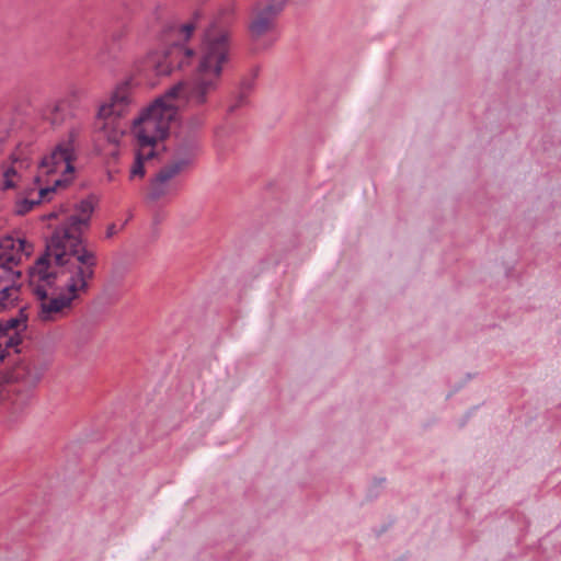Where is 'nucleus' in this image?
Segmentation results:
<instances>
[{"label": "nucleus", "instance_id": "nucleus-1", "mask_svg": "<svg viewBox=\"0 0 561 561\" xmlns=\"http://www.w3.org/2000/svg\"><path fill=\"white\" fill-rule=\"evenodd\" d=\"M230 60V34L228 31H216L211 24L204 33L201 44L197 72L202 75L214 73L221 77L224 65Z\"/></svg>", "mask_w": 561, "mask_h": 561}, {"label": "nucleus", "instance_id": "nucleus-2", "mask_svg": "<svg viewBox=\"0 0 561 561\" xmlns=\"http://www.w3.org/2000/svg\"><path fill=\"white\" fill-rule=\"evenodd\" d=\"M180 98L186 100V82L184 81L173 84L162 95L156 98L149 105L144 107L139 116L134 119V126L152 124L154 129L161 131V138L165 139L169 136V127L162 126V123L172 119L176 114L178 106L172 101Z\"/></svg>", "mask_w": 561, "mask_h": 561}, {"label": "nucleus", "instance_id": "nucleus-3", "mask_svg": "<svg viewBox=\"0 0 561 561\" xmlns=\"http://www.w3.org/2000/svg\"><path fill=\"white\" fill-rule=\"evenodd\" d=\"M201 149V137L179 131L174 147V160L162 167L151 183H165L193 164Z\"/></svg>", "mask_w": 561, "mask_h": 561}, {"label": "nucleus", "instance_id": "nucleus-4", "mask_svg": "<svg viewBox=\"0 0 561 561\" xmlns=\"http://www.w3.org/2000/svg\"><path fill=\"white\" fill-rule=\"evenodd\" d=\"M220 79L214 73L197 72L195 78L186 82V102L192 106L205 105L209 95L219 88Z\"/></svg>", "mask_w": 561, "mask_h": 561}, {"label": "nucleus", "instance_id": "nucleus-5", "mask_svg": "<svg viewBox=\"0 0 561 561\" xmlns=\"http://www.w3.org/2000/svg\"><path fill=\"white\" fill-rule=\"evenodd\" d=\"M131 103V80L127 79L116 85L111 94L110 103L99 107L96 117L107 119L112 116L122 117L125 115Z\"/></svg>", "mask_w": 561, "mask_h": 561}, {"label": "nucleus", "instance_id": "nucleus-6", "mask_svg": "<svg viewBox=\"0 0 561 561\" xmlns=\"http://www.w3.org/2000/svg\"><path fill=\"white\" fill-rule=\"evenodd\" d=\"M82 230L69 231L67 228H55L50 236V245L54 249H62L65 247H75L81 249L85 247Z\"/></svg>", "mask_w": 561, "mask_h": 561}, {"label": "nucleus", "instance_id": "nucleus-7", "mask_svg": "<svg viewBox=\"0 0 561 561\" xmlns=\"http://www.w3.org/2000/svg\"><path fill=\"white\" fill-rule=\"evenodd\" d=\"M260 66H254L249 76H245L241 79L240 85H239V93L236 98L234 103H232L228 107V114H233L238 108L247 105L249 103L248 95L253 91L255 88V80L259 77L260 73Z\"/></svg>", "mask_w": 561, "mask_h": 561}, {"label": "nucleus", "instance_id": "nucleus-8", "mask_svg": "<svg viewBox=\"0 0 561 561\" xmlns=\"http://www.w3.org/2000/svg\"><path fill=\"white\" fill-rule=\"evenodd\" d=\"M71 306V298L67 295L60 294L57 297H53L48 302H41L39 318L43 321L53 320V314L60 312L65 308Z\"/></svg>", "mask_w": 561, "mask_h": 561}, {"label": "nucleus", "instance_id": "nucleus-9", "mask_svg": "<svg viewBox=\"0 0 561 561\" xmlns=\"http://www.w3.org/2000/svg\"><path fill=\"white\" fill-rule=\"evenodd\" d=\"M195 55L193 48L185 47L181 43H173L170 49L167 51V58H169V65L171 68H182L188 60Z\"/></svg>", "mask_w": 561, "mask_h": 561}, {"label": "nucleus", "instance_id": "nucleus-10", "mask_svg": "<svg viewBox=\"0 0 561 561\" xmlns=\"http://www.w3.org/2000/svg\"><path fill=\"white\" fill-rule=\"evenodd\" d=\"M66 152L71 153L72 150L64 147V145H56L49 154H46L39 161L38 167L47 169L48 175L57 172V167L66 160Z\"/></svg>", "mask_w": 561, "mask_h": 561}, {"label": "nucleus", "instance_id": "nucleus-11", "mask_svg": "<svg viewBox=\"0 0 561 561\" xmlns=\"http://www.w3.org/2000/svg\"><path fill=\"white\" fill-rule=\"evenodd\" d=\"M274 19L260 12L251 21L249 25V31L253 39H257L267 33L273 27Z\"/></svg>", "mask_w": 561, "mask_h": 561}, {"label": "nucleus", "instance_id": "nucleus-12", "mask_svg": "<svg viewBox=\"0 0 561 561\" xmlns=\"http://www.w3.org/2000/svg\"><path fill=\"white\" fill-rule=\"evenodd\" d=\"M69 254L71 257H75L76 263L81 266L95 267L98 265L96 254L87 247H81V249L69 247Z\"/></svg>", "mask_w": 561, "mask_h": 561}, {"label": "nucleus", "instance_id": "nucleus-13", "mask_svg": "<svg viewBox=\"0 0 561 561\" xmlns=\"http://www.w3.org/2000/svg\"><path fill=\"white\" fill-rule=\"evenodd\" d=\"M68 113V105L65 102H58L47 110L45 118L53 127H57L64 124Z\"/></svg>", "mask_w": 561, "mask_h": 561}, {"label": "nucleus", "instance_id": "nucleus-14", "mask_svg": "<svg viewBox=\"0 0 561 561\" xmlns=\"http://www.w3.org/2000/svg\"><path fill=\"white\" fill-rule=\"evenodd\" d=\"M54 247L50 245V237L46 240L45 251L36 259L34 266L28 268V276L32 278L35 276L38 270H48L51 265V251Z\"/></svg>", "mask_w": 561, "mask_h": 561}, {"label": "nucleus", "instance_id": "nucleus-15", "mask_svg": "<svg viewBox=\"0 0 561 561\" xmlns=\"http://www.w3.org/2000/svg\"><path fill=\"white\" fill-rule=\"evenodd\" d=\"M203 16H204V13L202 10H195L193 12L192 19L188 22L182 24L179 28H176L175 26L169 25L168 30L179 32L180 34L183 35L184 41L186 42L192 37L194 31L197 27V22Z\"/></svg>", "mask_w": 561, "mask_h": 561}, {"label": "nucleus", "instance_id": "nucleus-16", "mask_svg": "<svg viewBox=\"0 0 561 561\" xmlns=\"http://www.w3.org/2000/svg\"><path fill=\"white\" fill-rule=\"evenodd\" d=\"M298 245L297 237H293L285 248L280 247V242L276 241L273 245V253L268 257V261L273 265H278L288 252L296 249Z\"/></svg>", "mask_w": 561, "mask_h": 561}, {"label": "nucleus", "instance_id": "nucleus-17", "mask_svg": "<svg viewBox=\"0 0 561 561\" xmlns=\"http://www.w3.org/2000/svg\"><path fill=\"white\" fill-rule=\"evenodd\" d=\"M204 125V114H194L186 119L185 124L182 126L180 131L185 134H193L194 136L201 137V129L203 128Z\"/></svg>", "mask_w": 561, "mask_h": 561}, {"label": "nucleus", "instance_id": "nucleus-18", "mask_svg": "<svg viewBox=\"0 0 561 561\" xmlns=\"http://www.w3.org/2000/svg\"><path fill=\"white\" fill-rule=\"evenodd\" d=\"M98 202L99 198L96 195L89 194L85 198L75 205V210L79 213L78 215L92 216Z\"/></svg>", "mask_w": 561, "mask_h": 561}, {"label": "nucleus", "instance_id": "nucleus-19", "mask_svg": "<svg viewBox=\"0 0 561 561\" xmlns=\"http://www.w3.org/2000/svg\"><path fill=\"white\" fill-rule=\"evenodd\" d=\"M22 263V256L20 253L15 252H2L0 253V268L7 273L12 270V266L20 265Z\"/></svg>", "mask_w": 561, "mask_h": 561}, {"label": "nucleus", "instance_id": "nucleus-20", "mask_svg": "<svg viewBox=\"0 0 561 561\" xmlns=\"http://www.w3.org/2000/svg\"><path fill=\"white\" fill-rule=\"evenodd\" d=\"M20 296L10 293L9 288L5 287V285L0 287V302L5 306V312L18 307L20 305Z\"/></svg>", "mask_w": 561, "mask_h": 561}, {"label": "nucleus", "instance_id": "nucleus-21", "mask_svg": "<svg viewBox=\"0 0 561 561\" xmlns=\"http://www.w3.org/2000/svg\"><path fill=\"white\" fill-rule=\"evenodd\" d=\"M288 0H267L266 5L260 12L276 19L285 9Z\"/></svg>", "mask_w": 561, "mask_h": 561}, {"label": "nucleus", "instance_id": "nucleus-22", "mask_svg": "<svg viewBox=\"0 0 561 561\" xmlns=\"http://www.w3.org/2000/svg\"><path fill=\"white\" fill-rule=\"evenodd\" d=\"M19 377H22L25 382L30 386H35L42 378L43 374L36 367L30 365L24 366L21 373H18Z\"/></svg>", "mask_w": 561, "mask_h": 561}, {"label": "nucleus", "instance_id": "nucleus-23", "mask_svg": "<svg viewBox=\"0 0 561 561\" xmlns=\"http://www.w3.org/2000/svg\"><path fill=\"white\" fill-rule=\"evenodd\" d=\"M156 130L158 131V129H156ZM159 134H160V136L156 137V136L149 135L145 128H139L136 131V138H137L139 147L140 148L154 147L159 139L163 140L161 138L160 130H159Z\"/></svg>", "mask_w": 561, "mask_h": 561}, {"label": "nucleus", "instance_id": "nucleus-24", "mask_svg": "<svg viewBox=\"0 0 561 561\" xmlns=\"http://www.w3.org/2000/svg\"><path fill=\"white\" fill-rule=\"evenodd\" d=\"M56 252H55V255H54V261H55V264L59 267H66L67 271L69 272V267L71 266V263H73L71 260H70V254H69V247H65L62 249H54Z\"/></svg>", "mask_w": 561, "mask_h": 561}, {"label": "nucleus", "instance_id": "nucleus-25", "mask_svg": "<svg viewBox=\"0 0 561 561\" xmlns=\"http://www.w3.org/2000/svg\"><path fill=\"white\" fill-rule=\"evenodd\" d=\"M12 129L10 113H0V146L8 139Z\"/></svg>", "mask_w": 561, "mask_h": 561}, {"label": "nucleus", "instance_id": "nucleus-26", "mask_svg": "<svg viewBox=\"0 0 561 561\" xmlns=\"http://www.w3.org/2000/svg\"><path fill=\"white\" fill-rule=\"evenodd\" d=\"M41 204V199H28L22 198L16 202L14 214L18 216H25L28 214L35 206Z\"/></svg>", "mask_w": 561, "mask_h": 561}, {"label": "nucleus", "instance_id": "nucleus-27", "mask_svg": "<svg viewBox=\"0 0 561 561\" xmlns=\"http://www.w3.org/2000/svg\"><path fill=\"white\" fill-rule=\"evenodd\" d=\"M80 135V128L77 126L70 127V129L67 133V136L62 138L58 145H64V147L71 149L72 152H76V141Z\"/></svg>", "mask_w": 561, "mask_h": 561}, {"label": "nucleus", "instance_id": "nucleus-28", "mask_svg": "<svg viewBox=\"0 0 561 561\" xmlns=\"http://www.w3.org/2000/svg\"><path fill=\"white\" fill-rule=\"evenodd\" d=\"M144 159H142V152L140 150L136 151L135 153V160L134 164L130 169V179L135 176L144 178L146 174V168H145Z\"/></svg>", "mask_w": 561, "mask_h": 561}, {"label": "nucleus", "instance_id": "nucleus-29", "mask_svg": "<svg viewBox=\"0 0 561 561\" xmlns=\"http://www.w3.org/2000/svg\"><path fill=\"white\" fill-rule=\"evenodd\" d=\"M7 337L8 340L5 341L3 348H5L8 352L10 348H13L15 353H20L19 346L23 343V333L18 330L12 335H8Z\"/></svg>", "mask_w": 561, "mask_h": 561}, {"label": "nucleus", "instance_id": "nucleus-30", "mask_svg": "<svg viewBox=\"0 0 561 561\" xmlns=\"http://www.w3.org/2000/svg\"><path fill=\"white\" fill-rule=\"evenodd\" d=\"M56 228H67L69 231H81L82 229H80V215H70L62 224Z\"/></svg>", "mask_w": 561, "mask_h": 561}, {"label": "nucleus", "instance_id": "nucleus-31", "mask_svg": "<svg viewBox=\"0 0 561 561\" xmlns=\"http://www.w3.org/2000/svg\"><path fill=\"white\" fill-rule=\"evenodd\" d=\"M35 275L38 276L41 282H44L47 284V286L53 287L55 284V280L58 277V273L55 271H48L45 268H41L35 273Z\"/></svg>", "mask_w": 561, "mask_h": 561}, {"label": "nucleus", "instance_id": "nucleus-32", "mask_svg": "<svg viewBox=\"0 0 561 561\" xmlns=\"http://www.w3.org/2000/svg\"><path fill=\"white\" fill-rule=\"evenodd\" d=\"M126 34H127V26L125 23H123L122 26H119L117 30L113 31L111 34L112 47L110 49L114 50L116 45H117V49H119V43L126 36Z\"/></svg>", "mask_w": 561, "mask_h": 561}, {"label": "nucleus", "instance_id": "nucleus-33", "mask_svg": "<svg viewBox=\"0 0 561 561\" xmlns=\"http://www.w3.org/2000/svg\"><path fill=\"white\" fill-rule=\"evenodd\" d=\"M67 154L65 156L66 160L64 161L66 167H65V170L62 171V176H67L68 174H73L76 172V167H75V161L77 160V153L76 152H66Z\"/></svg>", "mask_w": 561, "mask_h": 561}, {"label": "nucleus", "instance_id": "nucleus-34", "mask_svg": "<svg viewBox=\"0 0 561 561\" xmlns=\"http://www.w3.org/2000/svg\"><path fill=\"white\" fill-rule=\"evenodd\" d=\"M16 252L20 253L21 255L23 253V254H25L26 257H28V256H31V254L33 252V244L30 243L24 238H19L18 245H16Z\"/></svg>", "mask_w": 561, "mask_h": 561}, {"label": "nucleus", "instance_id": "nucleus-35", "mask_svg": "<svg viewBox=\"0 0 561 561\" xmlns=\"http://www.w3.org/2000/svg\"><path fill=\"white\" fill-rule=\"evenodd\" d=\"M18 239H13L11 236H5L0 240V248L3 252H12L16 250Z\"/></svg>", "mask_w": 561, "mask_h": 561}, {"label": "nucleus", "instance_id": "nucleus-36", "mask_svg": "<svg viewBox=\"0 0 561 561\" xmlns=\"http://www.w3.org/2000/svg\"><path fill=\"white\" fill-rule=\"evenodd\" d=\"M69 272L72 274L70 276V278H73L77 283L82 282V279L85 280L83 266H81L77 263H71V266L69 267Z\"/></svg>", "mask_w": 561, "mask_h": 561}, {"label": "nucleus", "instance_id": "nucleus-37", "mask_svg": "<svg viewBox=\"0 0 561 561\" xmlns=\"http://www.w3.org/2000/svg\"><path fill=\"white\" fill-rule=\"evenodd\" d=\"M28 305H25L19 309L18 314L15 316L22 323V331H26L28 328V313H27Z\"/></svg>", "mask_w": 561, "mask_h": 561}, {"label": "nucleus", "instance_id": "nucleus-38", "mask_svg": "<svg viewBox=\"0 0 561 561\" xmlns=\"http://www.w3.org/2000/svg\"><path fill=\"white\" fill-rule=\"evenodd\" d=\"M66 289L69 295H67L68 298H71V302L78 298L79 287L78 283L73 278H69Z\"/></svg>", "mask_w": 561, "mask_h": 561}, {"label": "nucleus", "instance_id": "nucleus-39", "mask_svg": "<svg viewBox=\"0 0 561 561\" xmlns=\"http://www.w3.org/2000/svg\"><path fill=\"white\" fill-rule=\"evenodd\" d=\"M119 3L125 10V14L128 15L136 11L139 4V0H119Z\"/></svg>", "mask_w": 561, "mask_h": 561}, {"label": "nucleus", "instance_id": "nucleus-40", "mask_svg": "<svg viewBox=\"0 0 561 561\" xmlns=\"http://www.w3.org/2000/svg\"><path fill=\"white\" fill-rule=\"evenodd\" d=\"M5 324H7V329L9 330V332L11 330H13L14 332H16L18 330L21 331V333H24L25 331H22L21 328H22V323L21 321L16 318V317H12L8 320H4Z\"/></svg>", "mask_w": 561, "mask_h": 561}, {"label": "nucleus", "instance_id": "nucleus-41", "mask_svg": "<svg viewBox=\"0 0 561 561\" xmlns=\"http://www.w3.org/2000/svg\"><path fill=\"white\" fill-rule=\"evenodd\" d=\"M72 181L73 178L61 176L54 182L53 187H55V191L58 188H66L72 183Z\"/></svg>", "mask_w": 561, "mask_h": 561}, {"label": "nucleus", "instance_id": "nucleus-42", "mask_svg": "<svg viewBox=\"0 0 561 561\" xmlns=\"http://www.w3.org/2000/svg\"><path fill=\"white\" fill-rule=\"evenodd\" d=\"M33 294L36 296V298L38 300H41L42 302H45V300L48 299V291L47 289L42 286V285H37L34 289H33Z\"/></svg>", "mask_w": 561, "mask_h": 561}, {"label": "nucleus", "instance_id": "nucleus-43", "mask_svg": "<svg viewBox=\"0 0 561 561\" xmlns=\"http://www.w3.org/2000/svg\"><path fill=\"white\" fill-rule=\"evenodd\" d=\"M55 187H53V185L50 186H45V187H41L39 191H38V199H41V203L43 201H49V195L55 193Z\"/></svg>", "mask_w": 561, "mask_h": 561}, {"label": "nucleus", "instance_id": "nucleus-44", "mask_svg": "<svg viewBox=\"0 0 561 561\" xmlns=\"http://www.w3.org/2000/svg\"><path fill=\"white\" fill-rule=\"evenodd\" d=\"M5 287L9 288L10 293H13L14 295H19L20 296V293H21V289H22V284L16 282L15 279H11L10 282L5 283Z\"/></svg>", "mask_w": 561, "mask_h": 561}, {"label": "nucleus", "instance_id": "nucleus-45", "mask_svg": "<svg viewBox=\"0 0 561 561\" xmlns=\"http://www.w3.org/2000/svg\"><path fill=\"white\" fill-rule=\"evenodd\" d=\"M7 282H10L11 279H15L16 282L22 278L23 273L20 270H11L5 273Z\"/></svg>", "mask_w": 561, "mask_h": 561}, {"label": "nucleus", "instance_id": "nucleus-46", "mask_svg": "<svg viewBox=\"0 0 561 561\" xmlns=\"http://www.w3.org/2000/svg\"><path fill=\"white\" fill-rule=\"evenodd\" d=\"M163 194L164 191L162 188L153 187L148 196L151 201H158Z\"/></svg>", "mask_w": 561, "mask_h": 561}, {"label": "nucleus", "instance_id": "nucleus-47", "mask_svg": "<svg viewBox=\"0 0 561 561\" xmlns=\"http://www.w3.org/2000/svg\"><path fill=\"white\" fill-rule=\"evenodd\" d=\"M14 187H15V182L13 181V179L3 178V182H2V185H1V190L2 191H8V190H11V188H14Z\"/></svg>", "mask_w": 561, "mask_h": 561}, {"label": "nucleus", "instance_id": "nucleus-48", "mask_svg": "<svg viewBox=\"0 0 561 561\" xmlns=\"http://www.w3.org/2000/svg\"><path fill=\"white\" fill-rule=\"evenodd\" d=\"M157 157H158V152L154 149V147H151V149L146 154L142 153L144 162L156 159Z\"/></svg>", "mask_w": 561, "mask_h": 561}, {"label": "nucleus", "instance_id": "nucleus-49", "mask_svg": "<svg viewBox=\"0 0 561 561\" xmlns=\"http://www.w3.org/2000/svg\"><path fill=\"white\" fill-rule=\"evenodd\" d=\"M116 233H117L116 225L115 224H110L107 226V228H106V231H105V238L110 239L113 236H115Z\"/></svg>", "mask_w": 561, "mask_h": 561}, {"label": "nucleus", "instance_id": "nucleus-50", "mask_svg": "<svg viewBox=\"0 0 561 561\" xmlns=\"http://www.w3.org/2000/svg\"><path fill=\"white\" fill-rule=\"evenodd\" d=\"M18 175V171L14 167H9L4 172H3V178H10V179H13L14 176Z\"/></svg>", "mask_w": 561, "mask_h": 561}, {"label": "nucleus", "instance_id": "nucleus-51", "mask_svg": "<svg viewBox=\"0 0 561 561\" xmlns=\"http://www.w3.org/2000/svg\"><path fill=\"white\" fill-rule=\"evenodd\" d=\"M91 217L92 216L80 215V229L82 227H90V225H91Z\"/></svg>", "mask_w": 561, "mask_h": 561}, {"label": "nucleus", "instance_id": "nucleus-52", "mask_svg": "<svg viewBox=\"0 0 561 561\" xmlns=\"http://www.w3.org/2000/svg\"><path fill=\"white\" fill-rule=\"evenodd\" d=\"M94 268L95 267H85V266H83V272H84L85 280L92 279L94 277Z\"/></svg>", "mask_w": 561, "mask_h": 561}, {"label": "nucleus", "instance_id": "nucleus-53", "mask_svg": "<svg viewBox=\"0 0 561 561\" xmlns=\"http://www.w3.org/2000/svg\"><path fill=\"white\" fill-rule=\"evenodd\" d=\"M9 335V330L7 329V324L4 320H0V337H7Z\"/></svg>", "mask_w": 561, "mask_h": 561}, {"label": "nucleus", "instance_id": "nucleus-54", "mask_svg": "<svg viewBox=\"0 0 561 561\" xmlns=\"http://www.w3.org/2000/svg\"><path fill=\"white\" fill-rule=\"evenodd\" d=\"M79 291H88L89 289V283L88 280L82 279V282H78Z\"/></svg>", "mask_w": 561, "mask_h": 561}, {"label": "nucleus", "instance_id": "nucleus-55", "mask_svg": "<svg viewBox=\"0 0 561 561\" xmlns=\"http://www.w3.org/2000/svg\"><path fill=\"white\" fill-rule=\"evenodd\" d=\"M390 527V524L382 525L379 530L376 531V536L380 537L383 533H386Z\"/></svg>", "mask_w": 561, "mask_h": 561}, {"label": "nucleus", "instance_id": "nucleus-56", "mask_svg": "<svg viewBox=\"0 0 561 561\" xmlns=\"http://www.w3.org/2000/svg\"><path fill=\"white\" fill-rule=\"evenodd\" d=\"M7 283V276H5V273L2 271L0 273V287L4 286Z\"/></svg>", "mask_w": 561, "mask_h": 561}, {"label": "nucleus", "instance_id": "nucleus-57", "mask_svg": "<svg viewBox=\"0 0 561 561\" xmlns=\"http://www.w3.org/2000/svg\"><path fill=\"white\" fill-rule=\"evenodd\" d=\"M386 481L385 478H375L374 483L376 486H380Z\"/></svg>", "mask_w": 561, "mask_h": 561}, {"label": "nucleus", "instance_id": "nucleus-58", "mask_svg": "<svg viewBox=\"0 0 561 561\" xmlns=\"http://www.w3.org/2000/svg\"><path fill=\"white\" fill-rule=\"evenodd\" d=\"M409 557V552L404 553L402 557H400L399 559L394 560V561H404L405 559H408Z\"/></svg>", "mask_w": 561, "mask_h": 561}, {"label": "nucleus", "instance_id": "nucleus-59", "mask_svg": "<svg viewBox=\"0 0 561 561\" xmlns=\"http://www.w3.org/2000/svg\"><path fill=\"white\" fill-rule=\"evenodd\" d=\"M57 218V214L56 213H50L47 215V219H56Z\"/></svg>", "mask_w": 561, "mask_h": 561}, {"label": "nucleus", "instance_id": "nucleus-60", "mask_svg": "<svg viewBox=\"0 0 561 561\" xmlns=\"http://www.w3.org/2000/svg\"><path fill=\"white\" fill-rule=\"evenodd\" d=\"M12 160L15 163L20 161V158L15 153H12Z\"/></svg>", "mask_w": 561, "mask_h": 561}, {"label": "nucleus", "instance_id": "nucleus-61", "mask_svg": "<svg viewBox=\"0 0 561 561\" xmlns=\"http://www.w3.org/2000/svg\"><path fill=\"white\" fill-rule=\"evenodd\" d=\"M5 312V306L0 302V314Z\"/></svg>", "mask_w": 561, "mask_h": 561}, {"label": "nucleus", "instance_id": "nucleus-62", "mask_svg": "<svg viewBox=\"0 0 561 561\" xmlns=\"http://www.w3.org/2000/svg\"><path fill=\"white\" fill-rule=\"evenodd\" d=\"M34 182H35L36 184L41 183V176H38V175H37V176H35Z\"/></svg>", "mask_w": 561, "mask_h": 561}]
</instances>
